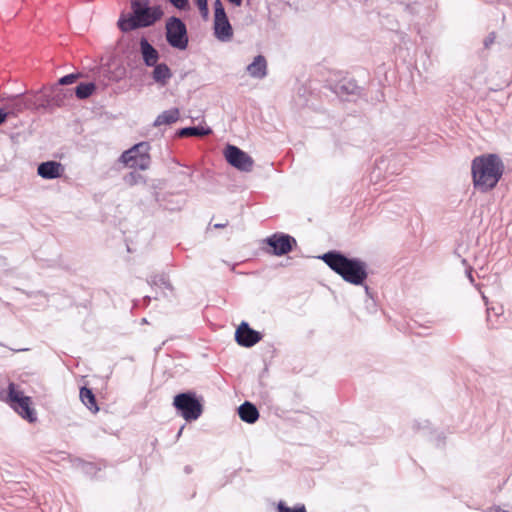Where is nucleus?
<instances>
[{"label":"nucleus","mask_w":512,"mask_h":512,"mask_svg":"<svg viewBox=\"0 0 512 512\" xmlns=\"http://www.w3.org/2000/svg\"><path fill=\"white\" fill-rule=\"evenodd\" d=\"M471 172L475 189L485 193L496 187L504 172V164L496 154L475 157Z\"/></svg>","instance_id":"obj_1"},{"label":"nucleus","mask_w":512,"mask_h":512,"mask_svg":"<svg viewBox=\"0 0 512 512\" xmlns=\"http://www.w3.org/2000/svg\"><path fill=\"white\" fill-rule=\"evenodd\" d=\"M322 260L346 282L361 285L367 278L366 264L356 258H347L339 252H328Z\"/></svg>","instance_id":"obj_2"},{"label":"nucleus","mask_w":512,"mask_h":512,"mask_svg":"<svg viewBox=\"0 0 512 512\" xmlns=\"http://www.w3.org/2000/svg\"><path fill=\"white\" fill-rule=\"evenodd\" d=\"M131 14L121 16L118 27L122 32L145 28L153 25L163 16L159 6H149L146 0H135L131 3Z\"/></svg>","instance_id":"obj_3"},{"label":"nucleus","mask_w":512,"mask_h":512,"mask_svg":"<svg viewBox=\"0 0 512 512\" xmlns=\"http://www.w3.org/2000/svg\"><path fill=\"white\" fill-rule=\"evenodd\" d=\"M5 401L22 418L28 420L29 422H34L36 420V412L31 407V398L24 396L23 392L19 390L14 383L9 384Z\"/></svg>","instance_id":"obj_4"},{"label":"nucleus","mask_w":512,"mask_h":512,"mask_svg":"<svg viewBox=\"0 0 512 512\" xmlns=\"http://www.w3.org/2000/svg\"><path fill=\"white\" fill-rule=\"evenodd\" d=\"M174 407L188 422L197 420L202 414V405L192 392L180 393L174 397Z\"/></svg>","instance_id":"obj_5"},{"label":"nucleus","mask_w":512,"mask_h":512,"mask_svg":"<svg viewBox=\"0 0 512 512\" xmlns=\"http://www.w3.org/2000/svg\"><path fill=\"white\" fill-rule=\"evenodd\" d=\"M149 143L140 142L124 151L120 161L131 168L146 170L150 166Z\"/></svg>","instance_id":"obj_6"},{"label":"nucleus","mask_w":512,"mask_h":512,"mask_svg":"<svg viewBox=\"0 0 512 512\" xmlns=\"http://www.w3.org/2000/svg\"><path fill=\"white\" fill-rule=\"evenodd\" d=\"M226 161L236 169L243 172H250L253 169L254 161L246 152L234 145H227L224 150Z\"/></svg>","instance_id":"obj_7"},{"label":"nucleus","mask_w":512,"mask_h":512,"mask_svg":"<svg viewBox=\"0 0 512 512\" xmlns=\"http://www.w3.org/2000/svg\"><path fill=\"white\" fill-rule=\"evenodd\" d=\"M237 343L243 347H251L262 339V335L250 328L248 323L242 322L235 332Z\"/></svg>","instance_id":"obj_8"},{"label":"nucleus","mask_w":512,"mask_h":512,"mask_svg":"<svg viewBox=\"0 0 512 512\" xmlns=\"http://www.w3.org/2000/svg\"><path fill=\"white\" fill-rule=\"evenodd\" d=\"M269 246L273 248L275 255H285L292 250V244L296 241L293 237L286 234H274L267 239Z\"/></svg>","instance_id":"obj_9"},{"label":"nucleus","mask_w":512,"mask_h":512,"mask_svg":"<svg viewBox=\"0 0 512 512\" xmlns=\"http://www.w3.org/2000/svg\"><path fill=\"white\" fill-rule=\"evenodd\" d=\"M65 171L64 166L57 161H46L38 165L37 173L43 179L60 178Z\"/></svg>","instance_id":"obj_10"},{"label":"nucleus","mask_w":512,"mask_h":512,"mask_svg":"<svg viewBox=\"0 0 512 512\" xmlns=\"http://www.w3.org/2000/svg\"><path fill=\"white\" fill-rule=\"evenodd\" d=\"M248 74L255 79H263L267 75V61L264 56L258 55L247 66Z\"/></svg>","instance_id":"obj_11"},{"label":"nucleus","mask_w":512,"mask_h":512,"mask_svg":"<svg viewBox=\"0 0 512 512\" xmlns=\"http://www.w3.org/2000/svg\"><path fill=\"white\" fill-rule=\"evenodd\" d=\"M140 52L145 65L152 67L155 66L159 59L158 51L148 42L146 38L140 41Z\"/></svg>","instance_id":"obj_12"},{"label":"nucleus","mask_w":512,"mask_h":512,"mask_svg":"<svg viewBox=\"0 0 512 512\" xmlns=\"http://www.w3.org/2000/svg\"><path fill=\"white\" fill-rule=\"evenodd\" d=\"M332 90L340 98H345L350 95H356L358 92V86L353 80L342 79L332 87Z\"/></svg>","instance_id":"obj_13"},{"label":"nucleus","mask_w":512,"mask_h":512,"mask_svg":"<svg viewBox=\"0 0 512 512\" xmlns=\"http://www.w3.org/2000/svg\"><path fill=\"white\" fill-rule=\"evenodd\" d=\"M238 414L242 421L249 424L255 423L259 418V412L256 406L248 401L239 406Z\"/></svg>","instance_id":"obj_14"},{"label":"nucleus","mask_w":512,"mask_h":512,"mask_svg":"<svg viewBox=\"0 0 512 512\" xmlns=\"http://www.w3.org/2000/svg\"><path fill=\"white\" fill-rule=\"evenodd\" d=\"M152 77L156 83L160 84L161 86H165L169 79L172 77V73L170 68L165 63H156L152 72Z\"/></svg>","instance_id":"obj_15"},{"label":"nucleus","mask_w":512,"mask_h":512,"mask_svg":"<svg viewBox=\"0 0 512 512\" xmlns=\"http://www.w3.org/2000/svg\"><path fill=\"white\" fill-rule=\"evenodd\" d=\"M71 97L72 91L70 89H63L58 85H55L51 89V95L48 102L56 106H62L64 105L65 100Z\"/></svg>","instance_id":"obj_16"},{"label":"nucleus","mask_w":512,"mask_h":512,"mask_svg":"<svg viewBox=\"0 0 512 512\" xmlns=\"http://www.w3.org/2000/svg\"><path fill=\"white\" fill-rule=\"evenodd\" d=\"M179 119V110L174 108L163 111L157 116L154 121V126L168 125L176 122Z\"/></svg>","instance_id":"obj_17"},{"label":"nucleus","mask_w":512,"mask_h":512,"mask_svg":"<svg viewBox=\"0 0 512 512\" xmlns=\"http://www.w3.org/2000/svg\"><path fill=\"white\" fill-rule=\"evenodd\" d=\"M214 26L215 32H229L231 26L226 16L225 10L214 13Z\"/></svg>","instance_id":"obj_18"},{"label":"nucleus","mask_w":512,"mask_h":512,"mask_svg":"<svg viewBox=\"0 0 512 512\" xmlns=\"http://www.w3.org/2000/svg\"><path fill=\"white\" fill-rule=\"evenodd\" d=\"M80 399L83 404L92 411H97L98 407L96 405L95 396L92 391L86 387H82L80 389Z\"/></svg>","instance_id":"obj_19"},{"label":"nucleus","mask_w":512,"mask_h":512,"mask_svg":"<svg viewBox=\"0 0 512 512\" xmlns=\"http://www.w3.org/2000/svg\"><path fill=\"white\" fill-rule=\"evenodd\" d=\"M167 42L174 48L185 49L188 44L187 34H166Z\"/></svg>","instance_id":"obj_20"},{"label":"nucleus","mask_w":512,"mask_h":512,"mask_svg":"<svg viewBox=\"0 0 512 512\" xmlns=\"http://www.w3.org/2000/svg\"><path fill=\"white\" fill-rule=\"evenodd\" d=\"M211 133L210 128H204L200 126L185 127L179 130L178 135L181 137L189 136H205Z\"/></svg>","instance_id":"obj_21"},{"label":"nucleus","mask_w":512,"mask_h":512,"mask_svg":"<svg viewBox=\"0 0 512 512\" xmlns=\"http://www.w3.org/2000/svg\"><path fill=\"white\" fill-rule=\"evenodd\" d=\"M95 88L94 83H80L75 89V94L79 99H86L93 93Z\"/></svg>","instance_id":"obj_22"},{"label":"nucleus","mask_w":512,"mask_h":512,"mask_svg":"<svg viewBox=\"0 0 512 512\" xmlns=\"http://www.w3.org/2000/svg\"><path fill=\"white\" fill-rule=\"evenodd\" d=\"M166 32H187V30L179 18L171 17L166 22Z\"/></svg>","instance_id":"obj_23"},{"label":"nucleus","mask_w":512,"mask_h":512,"mask_svg":"<svg viewBox=\"0 0 512 512\" xmlns=\"http://www.w3.org/2000/svg\"><path fill=\"white\" fill-rule=\"evenodd\" d=\"M124 182L128 186L137 185L139 183L145 182L144 177L137 172H130L123 178Z\"/></svg>","instance_id":"obj_24"},{"label":"nucleus","mask_w":512,"mask_h":512,"mask_svg":"<svg viewBox=\"0 0 512 512\" xmlns=\"http://www.w3.org/2000/svg\"><path fill=\"white\" fill-rule=\"evenodd\" d=\"M151 285L153 286H159L160 288H163V289H167V290H171L172 287H171V284L169 283V281L166 279L165 276L161 275V276H154L150 282H149Z\"/></svg>","instance_id":"obj_25"},{"label":"nucleus","mask_w":512,"mask_h":512,"mask_svg":"<svg viewBox=\"0 0 512 512\" xmlns=\"http://www.w3.org/2000/svg\"><path fill=\"white\" fill-rule=\"evenodd\" d=\"M78 77H79V74H68V75H65V76H63L62 78L59 79V81H58V83L56 85H58L60 87L62 85L73 84L77 80Z\"/></svg>","instance_id":"obj_26"},{"label":"nucleus","mask_w":512,"mask_h":512,"mask_svg":"<svg viewBox=\"0 0 512 512\" xmlns=\"http://www.w3.org/2000/svg\"><path fill=\"white\" fill-rule=\"evenodd\" d=\"M278 512H306V508L304 505L298 506L294 509L286 506L283 502H279L278 504Z\"/></svg>","instance_id":"obj_27"},{"label":"nucleus","mask_w":512,"mask_h":512,"mask_svg":"<svg viewBox=\"0 0 512 512\" xmlns=\"http://www.w3.org/2000/svg\"><path fill=\"white\" fill-rule=\"evenodd\" d=\"M174 7L180 10H187L189 8L188 0H168Z\"/></svg>","instance_id":"obj_28"},{"label":"nucleus","mask_w":512,"mask_h":512,"mask_svg":"<svg viewBox=\"0 0 512 512\" xmlns=\"http://www.w3.org/2000/svg\"><path fill=\"white\" fill-rule=\"evenodd\" d=\"M195 2L202 16L206 17L208 15L207 0H195Z\"/></svg>","instance_id":"obj_29"},{"label":"nucleus","mask_w":512,"mask_h":512,"mask_svg":"<svg viewBox=\"0 0 512 512\" xmlns=\"http://www.w3.org/2000/svg\"><path fill=\"white\" fill-rule=\"evenodd\" d=\"M217 39L221 42H229L232 40L233 34H215Z\"/></svg>","instance_id":"obj_30"},{"label":"nucleus","mask_w":512,"mask_h":512,"mask_svg":"<svg viewBox=\"0 0 512 512\" xmlns=\"http://www.w3.org/2000/svg\"><path fill=\"white\" fill-rule=\"evenodd\" d=\"M24 108H26V104H25L22 100H18V101L14 104V109H15L17 112L22 111Z\"/></svg>","instance_id":"obj_31"},{"label":"nucleus","mask_w":512,"mask_h":512,"mask_svg":"<svg viewBox=\"0 0 512 512\" xmlns=\"http://www.w3.org/2000/svg\"><path fill=\"white\" fill-rule=\"evenodd\" d=\"M214 13H218L220 11H224V7H223V4L220 0H216L214 2Z\"/></svg>","instance_id":"obj_32"},{"label":"nucleus","mask_w":512,"mask_h":512,"mask_svg":"<svg viewBox=\"0 0 512 512\" xmlns=\"http://www.w3.org/2000/svg\"><path fill=\"white\" fill-rule=\"evenodd\" d=\"M8 113L0 108V124L4 123L7 119Z\"/></svg>","instance_id":"obj_33"},{"label":"nucleus","mask_w":512,"mask_h":512,"mask_svg":"<svg viewBox=\"0 0 512 512\" xmlns=\"http://www.w3.org/2000/svg\"><path fill=\"white\" fill-rule=\"evenodd\" d=\"M494 43V37L490 36L484 40V46L489 48L491 44Z\"/></svg>","instance_id":"obj_34"},{"label":"nucleus","mask_w":512,"mask_h":512,"mask_svg":"<svg viewBox=\"0 0 512 512\" xmlns=\"http://www.w3.org/2000/svg\"><path fill=\"white\" fill-rule=\"evenodd\" d=\"M468 276H469V279H470L471 281H473V278H472V275H471V271H469V272H468Z\"/></svg>","instance_id":"obj_35"},{"label":"nucleus","mask_w":512,"mask_h":512,"mask_svg":"<svg viewBox=\"0 0 512 512\" xmlns=\"http://www.w3.org/2000/svg\"><path fill=\"white\" fill-rule=\"evenodd\" d=\"M224 226H225V225H223V224H216V225H215V227H216V228L224 227Z\"/></svg>","instance_id":"obj_36"}]
</instances>
